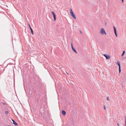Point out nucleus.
<instances>
[{
  "instance_id": "nucleus-1",
  "label": "nucleus",
  "mask_w": 126,
  "mask_h": 126,
  "mask_svg": "<svg viewBox=\"0 0 126 126\" xmlns=\"http://www.w3.org/2000/svg\"><path fill=\"white\" fill-rule=\"evenodd\" d=\"M70 14H71V16L75 19H76V18L75 17V15L73 13V12L72 10L71 9H70Z\"/></svg>"
},
{
  "instance_id": "nucleus-2",
  "label": "nucleus",
  "mask_w": 126,
  "mask_h": 126,
  "mask_svg": "<svg viewBox=\"0 0 126 126\" xmlns=\"http://www.w3.org/2000/svg\"><path fill=\"white\" fill-rule=\"evenodd\" d=\"M100 33L102 34V35H106V34L105 30L103 28H102L100 30Z\"/></svg>"
},
{
  "instance_id": "nucleus-3",
  "label": "nucleus",
  "mask_w": 126,
  "mask_h": 126,
  "mask_svg": "<svg viewBox=\"0 0 126 126\" xmlns=\"http://www.w3.org/2000/svg\"><path fill=\"white\" fill-rule=\"evenodd\" d=\"M104 56L105 57L106 59H108L110 58V57L109 55L104 54Z\"/></svg>"
},
{
  "instance_id": "nucleus-4",
  "label": "nucleus",
  "mask_w": 126,
  "mask_h": 126,
  "mask_svg": "<svg viewBox=\"0 0 126 126\" xmlns=\"http://www.w3.org/2000/svg\"><path fill=\"white\" fill-rule=\"evenodd\" d=\"M51 13H52V15H53V17H54V20L55 21V20H56V15H55V14H54V13L53 12H52Z\"/></svg>"
},
{
  "instance_id": "nucleus-5",
  "label": "nucleus",
  "mask_w": 126,
  "mask_h": 126,
  "mask_svg": "<svg viewBox=\"0 0 126 126\" xmlns=\"http://www.w3.org/2000/svg\"><path fill=\"white\" fill-rule=\"evenodd\" d=\"M113 28H114V33L115 34L116 36L117 37V33H116V29L115 28V27H114V26L113 27Z\"/></svg>"
},
{
  "instance_id": "nucleus-6",
  "label": "nucleus",
  "mask_w": 126,
  "mask_h": 126,
  "mask_svg": "<svg viewBox=\"0 0 126 126\" xmlns=\"http://www.w3.org/2000/svg\"><path fill=\"white\" fill-rule=\"evenodd\" d=\"M29 27H30V29L32 34H33V32L32 30V28H31V27H30V25H29Z\"/></svg>"
},
{
  "instance_id": "nucleus-7",
  "label": "nucleus",
  "mask_w": 126,
  "mask_h": 126,
  "mask_svg": "<svg viewBox=\"0 0 126 126\" xmlns=\"http://www.w3.org/2000/svg\"><path fill=\"white\" fill-rule=\"evenodd\" d=\"M119 73L120 72H121V70L120 69V65L119 64Z\"/></svg>"
},
{
  "instance_id": "nucleus-8",
  "label": "nucleus",
  "mask_w": 126,
  "mask_h": 126,
  "mask_svg": "<svg viewBox=\"0 0 126 126\" xmlns=\"http://www.w3.org/2000/svg\"><path fill=\"white\" fill-rule=\"evenodd\" d=\"M62 113L63 115H65L66 114L65 111L63 110L62 111Z\"/></svg>"
},
{
  "instance_id": "nucleus-9",
  "label": "nucleus",
  "mask_w": 126,
  "mask_h": 126,
  "mask_svg": "<svg viewBox=\"0 0 126 126\" xmlns=\"http://www.w3.org/2000/svg\"><path fill=\"white\" fill-rule=\"evenodd\" d=\"M13 124L15 125H17V124L15 121L14 122Z\"/></svg>"
},
{
  "instance_id": "nucleus-10",
  "label": "nucleus",
  "mask_w": 126,
  "mask_h": 126,
  "mask_svg": "<svg viewBox=\"0 0 126 126\" xmlns=\"http://www.w3.org/2000/svg\"><path fill=\"white\" fill-rule=\"evenodd\" d=\"M72 49L75 52V53H77V52H76V51L75 50V49L74 48H73V49Z\"/></svg>"
},
{
  "instance_id": "nucleus-11",
  "label": "nucleus",
  "mask_w": 126,
  "mask_h": 126,
  "mask_svg": "<svg viewBox=\"0 0 126 126\" xmlns=\"http://www.w3.org/2000/svg\"><path fill=\"white\" fill-rule=\"evenodd\" d=\"M125 53V51H123V53H122V56H123L124 55V54Z\"/></svg>"
},
{
  "instance_id": "nucleus-12",
  "label": "nucleus",
  "mask_w": 126,
  "mask_h": 126,
  "mask_svg": "<svg viewBox=\"0 0 126 126\" xmlns=\"http://www.w3.org/2000/svg\"><path fill=\"white\" fill-rule=\"evenodd\" d=\"M125 126H126V117H125Z\"/></svg>"
},
{
  "instance_id": "nucleus-13",
  "label": "nucleus",
  "mask_w": 126,
  "mask_h": 126,
  "mask_svg": "<svg viewBox=\"0 0 126 126\" xmlns=\"http://www.w3.org/2000/svg\"><path fill=\"white\" fill-rule=\"evenodd\" d=\"M5 113L6 114H7L8 113V111H6L5 112Z\"/></svg>"
},
{
  "instance_id": "nucleus-14",
  "label": "nucleus",
  "mask_w": 126,
  "mask_h": 126,
  "mask_svg": "<svg viewBox=\"0 0 126 126\" xmlns=\"http://www.w3.org/2000/svg\"><path fill=\"white\" fill-rule=\"evenodd\" d=\"M107 100H108V101H109V97H108L107 98Z\"/></svg>"
},
{
  "instance_id": "nucleus-15",
  "label": "nucleus",
  "mask_w": 126,
  "mask_h": 126,
  "mask_svg": "<svg viewBox=\"0 0 126 126\" xmlns=\"http://www.w3.org/2000/svg\"><path fill=\"white\" fill-rule=\"evenodd\" d=\"M12 121H13V122H15L14 121V120H13V119H12Z\"/></svg>"
},
{
  "instance_id": "nucleus-16",
  "label": "nucleus",
  "mask_w": 126,
  "mask_h": 126,
  "mask_svg": "<svg viewBox=\"0 0 126 126\" xmlns=\"http://www.w3.org/2000/svg\"><path fill=\"white\" fill-rule=\"evenodd\" d=\"M121 1H122V3H123L124 2V0H121Z\"/></svg>"
},
{
  "instance_id": "nucleus-17",
  "label": "nucleus",
  "mask_w": 126,
  "mask_h": 126,
  "mask_svg": "<svg viewBox=\"0 0 126 126\" xmlns=\"http://www.w3.org/2000/svg\"><path fill=\"white\" fill-rule=\"evenodd\" d=\"M72 46H73L72 44V43H71V47H72Z\"/></svg>"
},
{
  "instance_id": "nucleus-18",
  "label": "nucleus",
  "mask_w": 126,
  "mask_h": 126,
  "mask_svg": "<svg viewBox=\"0 0 126 126\" xmlns=\"http://www.w3.org/2000/svg\"><path fill=\"white\" fill-rule=\"evenodd\" d=\"M72 47V49L74 48L73 46H72V47Z\"/></svg>"
},
{
  "instance_id": "nucleus-19",
  "label": "nucleus",
  "mask_w": 126,
  "mask_h": 126,
  "mask_svg": "<svg viewBox=\"0 0 126 126\" xmlns=\"http://www.w3.org/2000/svg\"><path fill=\"white\" fill-rule=\"evenodd\" d=\"M125 81H126V78H125Z\"/></svg>"
},
{
  "instance_id": "nucleus-20",
  "label": "nucleus",
  "mask_w": 126,
  "mask_h": 126,
  "mask_svg": "<svg viewBox=\"0 0 126 126\" xmlns=\"http://www.w3.org/2000/svg\"><path fill=\"white\" fill-rule=\"evenodd\" d=\"M104 109H105H105H106V108H105V107H104Z\"/></svg>"
},
{
  "instance_id": "nucleus-21",
  "label": "nucleus",
  "mask_w": 126,
  "mask_h": 126,
  "mask_svg": "<svg viewBox=\"0 0 126 126\" xmlns=\"http://www.w3.org/2000/svg\"><path fill=\"white\" fill-rule=\"evenodd\" d=\"M66 73H67L68 75V73H67V72H66Z\"/></svg>"
},
{
  "instance_id": "nucleus-22",
  "label": "nucleus",
  "mask_w": 126,
  "mask_h": 126,
  "mask_svg": "<svg viewBox=\"0 0 126 126\" xmlns=\"http://www.w3.org/2000/svg\"><path fill=\"white\" fill-rule=\"evenodd\" d=\"M117 124L118 125V123H117Z\"/></svg>"
},
{
  "instance_id": "nucleus-23",
  "label": "nucleus",
  "mask_w": 126,
  "mask_h": 126,
  "mask_svg": "<svg viewBox=\"0 0 126 126\" xmlns=\"http://www.w3.org/2000/svg\"><path fill=\"white\" fill-rule=\"evenodd\" d=\"M117 63H118H118H117Z\"/></svg>"
}]
</instances>
